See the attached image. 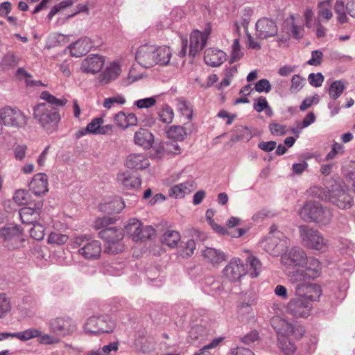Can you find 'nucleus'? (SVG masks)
Here are the masks:
<instances>
[{"mask_svg": "<svg viewBox=\"0 0 355 355\" xmlns=\"http://www.w3.org/2000/svg\"><path fill=\"white\" fill-rule=\"evenodd\" d=\"M33 118L47 133H53L58 128L61 116L56 107L45 103H39L33 108Z\"/></svg>", "mask_w": 355, "mask_h": 355, "instance_id": "1", "label": "nucleus"}, {"mask_svg": "<svg viewBox=\"0 0 355 355\" xmlns=\"http://www.w3.org/2000/svg\"><path fill=\"white\" fill-rule=\"evenodd\" d=\"M322 263L313 257H307L304 267L288 271L287 276L291 282H301L313 280L320 276Z\"/></svg>", "mask_w": 355, "mask_h": 355, "instance_id": "2", "label": "nucleus"}, {"mask_svg": "<svg viewBox=\"0 0 355 355\" xmlns=\"http://www.w3.org/2000/svg\"><path fill=\"white\" fill-rule=\"evenodd\" d=\"M71 246L73 248H78V254L89 261L98 259L102 252L101 243L96 240H90L85 234L74 236Z\"/></svg>", "mask_w": 355, "mask_h": 355, "instance_id": "3", "label": "nucleus"}, {"mask_svg": "<svg viewBox=\"0 0 355 355\" xmlns=\"http://www.w3.org/2000/svg\"><path fill=\"white\" fill-rule=\"evenodd\" d=\"M300 216L306 222H315L322 225L328 224L332 218L331 211L320 203L309 201L304 205L299 212Z\"/></svg>", "mask_w": 355, "mask_h": 355, "instance_id": "4", "label": "nucleus"}, {"mask_svg": "<svg viewBox=\"0 0 355 355\" xmlns=\"http://www.w3.org/2000/svg\"><path fill=\"white\" fill-rule=\"evenodd\" d=\"M270 324L277 334V339L293 336L295 339H300L304 334L303 326L292 324L286 319L275 315L270 320Z\"/></svg>", "mask_w": 355, "mask_h": 355, "instance_id": "5", "label": "nucleus"}, {"mask_svg": "<svg viewBox=\"0 0 355 355\" xmlns=\"http://www.w3.org/2000/svg\"><path fill=\"white\" fill-rule=\"evenodd\" d=\"M2 245L8 250L21 248L25 241L23 230L19 225H8L0 229Z\"/></svg>", "mask_w": 355, "mask_h": 355, "instance_id": "6", "label": "nucleus"}, {"mask_svg": "<svg viewBox=\"0 0 355 355\" xmlns=\"http://www.w3.org/2000/svg\"><path fill=\"white\" fill-rule=\"evenodd\" d=\"M98 236L105 242V251L108 253L115 254L123 250L121 241L124 237V233L121 228H105L99 232Z\"/></svg>", "mask_w": 355, "mask_h": 355, "instance_id": "7", "label": "nucleus"}, {"mask_svg": "<svg viewBox=\"0 0 355 355\" xmlns=\"http://www.w3.org/2000/svg\"><path fill=\"white\" fill-rule=\"evenodd\" d=\"M0 121L2 125L21 128L27 124V117L19 109L6 106L0 109Z\"/></svg>", "mask_w": 355, "mask_h": 355, "instance_id": "8", "label": "nucleus"}, {"mask_svg": "<svg viewBox=\"0 0 355 355\" xmlns=\"http://www.w3.org/2000/svg\"><path fill=\"white\" fill-rule=\"evenodd\" d=\"M115 327V323L107 316H92L86 321L84 329L91 334L111 333Z\"/></svg>", "mask_w": 355, "mask_h": 355, "instance_id": "9", "label": "nucleus"}, {"mask_svg": "<svg viewBox=\"0 0 355 355\" xmlns=\"http://www.w3.org/2000/svg\"><path fill=\"white\" fill-rule=\"evenodd\" d=\"M125 232L134 241L150 239L154 234L151 226L143 227L141 223L135 218H131L125 226Z\"/></svg>", "mask_w": 355, "mask_h": 355, "instance_id": "10", "label": "nucleus"}, {"mask_svg": "<svg viewBox=\"0 0 355 355\" xmlns=\"http://www.w3.org/2000/svg\"><path fill=\"white\" fill-rule=\"evenodd\" d=\"M329 202L341 209H347L353 205L354 200L345 187L336 184L332 186Z\"/></svg>", "mask_w": 355, "mask_h": 355, "instance_id": "11", "label": "nucleus"}, {"mask_svg": "<svg viewBox=\"0 0 355 355\" xmlns=\"http://www.w3.org/2000/svg\"><path fill=\"white\" fill-rule=\"evenodd\" d=\"M312 308L311 302L304 300L302 297L296 295L289 300L286 306L287 313L296 318H306L309 317Z\"/></svg>", "mask_w": 355, "mask_h": 355, "instance_id": "12", "label": "nucleus"}, {"mask_svg": "<svg viewBox=\"0 0 355 355\" xmlns=\"http://www.w3.org/2000/svg\"><path fill=\"white\" fill-rule=\"evenodd\" d=\"M271 231L266 239L262 242L264 250L272 256H278L286 245V240L283 239V234L279 231Z\"/></svg>", "mask_w": 355, "mask_h": 355, "instance_id": "13", "label": "nucleus"}, {"mask_svg": "<svg viewBox=\"0 0 355 355\" xmlns=\"http://www.w3.org/2000/svg\"><path fill=\"white\" fill-rule=\"evenodd\" d=\"M300 232L302 242L307 248L316 250H322L325 248L323 236L318 230L302 226Z\"/></svg>", "mask_w": 355, "mask_h": 355, "instance_id": "14", "label": "nucleus"}, {"mask_svg": "<svg viewBox=\"0 0 355 355\" xmlns=\"http://www.w3.org/2000/svg\"><path fill=\"white\" fill-rule=\"evenodd\" d=\"M49 328L51 333L57 334L60 338L65 337L75 331L76 324L69 317H58L49 321Z\"/></svg>", "mask_w": 355, "mask_h": 355, "instance_id": "15", "label": "nucleus"}, {"mask_svg": "<svg viewBox=\"0 0 355 355\" xmlns=\"http://www.w3.org/2000/svg\"><path fill=\"white\" fill-rule=\"evenodd\" d=\"M295 283V295L302 297L309 302L318 300L322 295L321 287L317 284L305 282Z\"/></svg>", "mask_w": 355, "mask_h": 355, "instance_id": "16", "label": "nucleus"}, {"mask_svg": "<svg viewBox=\"0 0 355 355\" xmlns=\"http://www.w3.org/2000/svg\"><path fill=\"white\" fill-rule=\"evenodd\" d=\"M306 257V253L304 250L294 247L282 255L281 262L287 267L300 268L304 267Z\"/></svg>", "mask_w": 355, "mask_h": 355, "instance_id": "17", "label": "nucleus"}, {"mask_svg": "<svg viewBox=\"0 0 355 355\" xmlns=\"http://www.w3.org/2000/svg\"><path fill=\"white\" fill-rule=\"evenodd\" d=\"M247 272L243 261L238 257L232 259L223 270L224 276L233 282L239 281Z\"/></svg>", "mask_w": 355, "mask_h": 355, "instance_id": "18", "label": "nucleus"}, {"mask_svg": "<svg viewBox=\"0 0 355 355\" xmlns=\"http://www.w3.org/2000/svg\"><path fill=\"white\" fill-rule=\"evenodd\" d=\"M278 28L276 22L268 17L259 19L256 23V35L259 39H267L277 34Z\"/></svg>", "mask_w": 355, "mask_h": 355, "instance_id": "19", "label": "nucleus"}, {"mask_svg": "<svg viewBox=\"0 0 355 355\" xmlns=\"http://www.w3.org/2000/svg\"><path fill=\"white\" fill-rule=\"evenodd\" d=\"M155 46L144 44L139 47L136 53V60L142 67L148 68L155 65Z\"/></svg>", "mask_w": 355, "mask_h": 355, "instance_id": "20", "label": "nucleus"}, {"mask_svg": "<svg viewBox=\"0 0 355 355\" xmlns=\"http://www.w3.org/2000/svg\"><path fill=\"white\" fill-rule=\"evenodd\" d=\"M104 64L105 60L103 56L92 54L82 61L80 69L85 73L95 74L101 71Z\"/></svg>", "mask_w": 355, "mask_h": 355, "instance_id": "21", "label": "nucleus"}, {"mask_svg": "<svg viewBox=\"0 0 355 355\" xmlns=\"http://www.w3.org/2000/svg\"><path fill=\"white\" fill-rule=\"evenodd\" d=\"M121 72L120 64L117 62L109 63L98 76V82L101 85H107L116 80Z\"/></svg>", "mask_w": 355, "mask_h": 355, "instance_id": "22", "label": "nucleus"}, {"mask_svg": "<svg viewBox=\"0 0 355 355\" xmlns=\"http://www.w3.org/2000/svg\"><path fill=\"white\" fill-rule=\"evenodd\" d=\"M209 31L202 33L198 30L193 31L190 35L189 55L194 57L206 45Z\"/></svg>", "mask_w": 355, "mask_h": 355, "instance_id": "23", "label": "nucleus"}, {"mask_svg": "<svg viewBox=\"0 0 355 355\" xmlns=\"http://www.w3.org/2000/svg\"><path fill=\"white\" fill-rule=\"evenodd\" d=\"M150 161L144 153H131L127 156L125 165L133 170H144L150 166Z\"/></svg>", "mask_w": 355, "mask_h": 355, "instance_id": "24", "label": "nucleus"}, {"mask_svg": "<svg viewBox=\"0 0 355 355\" xmlns=\"http://www.w3.org/2000/svg\"><path fill=\"white\" fill-rule=\"evenodd\" d=\"M48 178L45 173L35 174L29 184V189L35 196L45 194L49 191Z\"/></svg>", "mask_w": 355, "mask_h": 355, "instance_id": "25", "label": "nucleus"}, {"mask_svg": "<svg viewBox=\"0 0 355 355\" xmlns=\"http://www.w3.org/2000/svg\"><path fill=\"white\" fill-rule=\"evenodd\" d=\"M92 46V42L89 37H83L69 46L71 55L79 58L87 54Z\"/></svg>", "mask_w": 355, "mask_h": 355, "instance_id": "26", "label": "nucleus"}, {"mask_svg": "<svg viewBox=\"0 0 355 355\" xmlns=\"http://www.w3.org/2000/svg\"><path fill=\"white\" fill-rule=\"evenodd\" d=\"M202 256L207 263L213 266L218 265L227 259L224 252L214 248H206L202 252Z\"/></svg>", "mask_w": 355, "mask_h": 355, "instance_id": "27", "label": "nucleus"}, {"mask_svg": "<svg viewBox=\"0 0 355 355\" xmlns=\"http://www.w3.org/2000/svg\"><path fill=\"white\" fill-rule=\"evenodd\" d=\"M226 60V54L221 50L208 49L205 52L204 60L211 67H218Z\"/></svg>", "mask_w": 355, "mask_h": 355, "instance_id": "28", "label": "nucleus"}, {"mask_svg": "<svg viewBox=\"0 0 355 355\" xmlns=\"http://www.w3.org/2000/svg\"><path fill=\"white\" fill-rule=\"evenodd\" d=\"M134 142L144 148H150L154 142V136L148 129L140 128L135 133Z\"/></svg>", "mask_w": 355, "mask_h": 355, "instance_id": "29", "label": "nucleus"}, {"mask_svg": "<svg viewBox=\"0 0 355 355\" xmlns=\"http://www.w3.org/2000/svg\"><path fill=\"white\" fill-rule=\"evenodd\" d=\"M116 180L126 189L139 188L141 184V180L139 177L132 175L128 171L119 173Z\"/></svg>", "mask_w": 355, "mask_h": 355, "instance_id": "30", "label": "nucleus"}, {"mask_svg": "<svg viewBox=\"0 0 355 355\" xmlns=\"http://www.w3.org/2000/svg\"><path fill=\"white\" fill-rule=\"evenodd\" d=\"M195 188L193 181H187L171 187L169 190V195L175 198H182L191 193Z\"/></svg>", "mask_w": 355, "mask_h": 355, "instance_id": "31", "label": "nucleus"}, {"mask_svg": "<svg viewBox=\"0 0 355 355\" xmlns=\"http://www.w3.org/2000/svg\"><path fill=\"white\" fill-rule=\"evenodd\" d=\"M114 121L116 125L123 129L129 126L136 125L137 124V117L134 113H125L119 112L115 114Z\"/></svg>", "mask_w": 355, "mask_h": 355, "instance_id": "32", "label": "nucleus"}, {"mask_svg": "<svg viewBox=\"0 0 355 355\" xmlns=\"http://www.w3.org/2000/svg\"><path fill=\"white\" fill-rule=\"evenodd\" d=\"M41 210L39 208L33 209L30 207H25L20 209L19 217L24 224H33L40 218Z\"/></svg>", "mask_w": 355, "mask_h": 355, "instance_id": "33", "label": "nucleus"}, {"mask_svg": "<svg viewBox=\"0 0 355 355\" xmlns=\"http://www.w3.org/2000/svg\"><path fill=\"white\" fill-rule=\"evenodd\" d=\"M172 56V51L166 46L155 47V65H167L169 64Z\"/></svg>", "mask_w": 355, "mask_h": 355, "instance_id": "34", "label": "nucleus"}, {"mask_svg": "<svg viewBox=\"0 0 355 355\" xmlns=\"http://www.w3.org/2000/svg\"><path fill=\"white\" fill-rule=\"evenodd\" d=\"M124 207L123 201L119 198H115L109 202L101 203L100 209L107 214L119 213Z\"/></svg>", "mask_w": 355, "mask_h": 355, "instance_id": "35", "label": "nucleus"}, {"mask_svg": "<svg viewBox=\"0 0 355 355\" xmlns=\"http://www.w3.org/2000/svg\"><path fill=\"white\" fill-rule=\"evenodd\" d=\"M181 239L180 234L175 230H166L161 236L162 244L166 245L170 248H175Z\"/></svg>", "mask_w": 355, "mask_h": 355, "instance_id": "36", "label": "nucleus"}, {"mask_svg": "<svg viewBox=\"0 0 355 355\" xmlns=\"http://www.w3.org/2000/svg\"><path fill=\"white\" fill-rule=\"evenodd\" d=\"M166 134L168 139L174 141H183L187 136V132L181 125H171L166 128Z\"/></svg>", "mask_w": 355, "mask_h": 355, "instance_id": "37", "label": "nucleus"}, {"mask_svg": "<svg viewBox=\"0 0 355 355\" xmlns=\"http://www.w3.org/2000/svg\"><path fill=\"white\" fill-rule=\"evenodd\" d=\"M248 266V273L252 278L257 277L261 272L262 263L261 261L253 255H250L246 259Z\"/></svg>", "mask_w": 355, "mask_h": 355, "instance_id": "38", "label": "nucleus"}, {"mask_svg": "<svg viewBox=\"0 0 355 355\" xmlns=\"http://www.w3.org/2000/svg\"><path fill=\"white\" fill-rule=\"evenodd\" d=\"M284 28L286 32L293 35L296 39H300L302 37V32L303 28L301 26L297 25L295 22V18L293 16H291L289 19L285 20L284 24Z\"/></svg>", "mask_w": 355, "mask_h": 355, "instance_id": "39", "label": "nucleus"}, {"mask_svg": "<svg viewBox=\"0 0 355 355\" xmlns=\"http://www.w3.org/2000/svg\"><path fill=\"white\" fill-rule=\"evenodd\" d=\"M40 98L45 101L47 105H49L51 107L53 106V107H63L68 102L66 98H58L48 91L42 92L40 94Z\"/></svg>", "mask_w": 355, "mask_h": 355, "instance_id": "40", "label": "nucleus"}, {"mask_svg": "<svg viewBox=\"0 0 355 355\" xmlns=\"http://www.w3.org/2000/svg\"><path fill=\"white\" fill-rule=\"evenodd\" d=\"M334 12L336 14V18L339 23L344 24L348 21L349 18L347 15L346 6L343 1H336L334 5Z\"/></svg>", "mask_w": 355, "mask_h": 355, "instance_id": "41", "label": "nucleus"}, {"mask_svg": "<svg viewBox=\"0 0 355 355\" xmlns=\"http://www.w3.org/2000/svg\"><path fill=\"white\" fill-rule=\"evenodd\" d=\"M278 346L282 351L286 355L293 354L295 350L296 347L295 344L291 340L290 336L277 339Z\"/></svg>", "mask_w": 355, "mask_h": 355, "instance_id": "42", "label": "nucleus"}, {"mask_svg": "<svg viewBox=\"0 0 355 355\" xmlns=\"http://www.w3.org/2000/svg\"><path fill=\"white\" fill-rule=\"evenodd\" d=\"M345 89V85L343 80H335L329 87V94L332 99L336 100L340 96Z\"/></svg>", "mask_w": 355, "mask_h": 355, "instance_id": "43", "label": "nucleus"}, {"mask_svg": "<svg viewBox=\"0 0 355 355\" xmlns=\"http://www.w3.org/2000/svg\"><path fill=\"white\" fill-rule=\"evenodd\" d=\"M157 114L159 119L164 123H171L174 116L173 109L168 105H163Z\"/></svg>", "mask_w": 355, "mask_h": 355, "instance_id": "44", "label": "nucleus"}, {"mask_svg": "<svg viewBox=\"0 0 355 355\" xmlns=\"http://www.w3.org/2000/svg\"><path fill=\"white\" fill-rule=\"evenodd\" d=\"M119 347V343L118 341L112 342L107 345H104L101 349L90 352L87 355H110L112 352H117Z\"/></svg>", "mask_w": 355, "mask_h": 355, "instance_id": "45", "label": "nucleus"}, {"mask_svg": "<svg viewBox=\"0 0 355 355\" xmlns=\"http://www.w3.org/2000/svg\"><path fill=\"white\" fill-rule=\"evenodd\" d=\"M15 336L16 338L21 341H27L32 338H38V336H40V331L35 328H30L23 331L16 332Z\"/></svg>", "mask_w": 355, "mask_h": 355, "instance_id": "46", "label": "nucleus"}, {"mask_svg": "<svg viewBox=\"0 0 355 355\" xmlns=\"http://www.w3.org/2000/svg\"><path fill=\"white\" fill-rule=\"evenodd\" d=\"M331 8L329 1L320 2L318 5V17L327 21L329 20L333 16Z\"/></svg>", "mask_w": 355, "mask_h": 355, "instance_id": "47", "label": "nucleus"}, {"mask_svg": "<svg viewBox=\"0 0 355 355\" xmlns=\"http://www.w3.org/2000/svg\"><path fill=\"white\" fill-rule=\"evenodd\" d=\"M12 309L10 299L5 293H0V318H4Z\"/></svg>", "mask_w": 355, "mask_h": 355, "instance_id": "48", "label": "nucleus"}, {"mask_svg": "<svg viewBox=\"0 0 355 355\" xmlns=\"http://www.w3.org/2000/svg\"><path fill=\"white\" fill-rule=\"evenodd\" d=\"M37 340L42 345H51L58 344L60 342V338L57 334H42L40 332Z\"/></svg>", "mask_w": 355, "mask_h": 355, "instance_id": "49", "label": "nucleus"}, {"mask_svg": "<svg viewBox=\"0 0 355 355\" xmlns=\"http://www.w3.org/2000/svg\"><path fill=\"white\" fill-rule=\"evenodd\" d=\"M309 192L312 196L329 202L331 190L325 191L322 187L313 186L310 188Z\"/></svg>", "mask_w": 355, "mask_h": 355, "instance_id": "50", "label": "nucleus"}, {"mask_svg": "<svg viewBox=\"0 0 355 355\" xmlns=\"http://www.w3.org/2000/svg\"><path fill=\"white\" fill-rule=\"evenodd\" d=\"M306 83V79L301 77L300 75L295 74L291 78V85L290 87V92L292 94H296L300 92Z\"/></svg>", "mask_w": 355, "mask_h": 355, "instance_id": "51", "label": "nucleus"}, {"mask_svg": "<svg viewBox=\"0 0 355 355\" xmlns=\"http://www.w3.org/2000/svg\"><path fill=\"white\" fill-rule=\"evenodd\" d=\"M243 56L239 39H235L232 44L230 62H235Z\"/></svg>", "mask_w": 355, "mask_h": 355, "instance_id": "52", "label": "nucleus"}, {"mask_svg": "<svg viewBox=\"0 0 355 355\" xmlns=\"http://www.w3.org/2000/svg\"><path fill=\"white\" fill-rule=\"evenodd\" d=\"M28 146L26 144H17L13 146L14 157L17 161L23 162L27 153Z\"/></svg>", "mask_w": 355, "mask_h": 355, "instance_id": "53", "label": "nucleus"}, {"mask_svg": "<svg viewBox=\"0 0 355 355\" xmlns=\"http://www.w3.org/2000/svg\"><path fill=\"white\" fill-rule=\"evenodd\" d=\"M126 102L125 98L122 95H116L112 97L106 98L103 102V107L106 109H110L115 104L123 105Z\"/></svg>", "mask_w": 355, "mask_h": 355, "instance_id": "54", "label": "nucleus"}, {"mask_svg": "<svg viewBox=\"0 0 355 355\" xmlns=\"http://www.w3.org/2000/svg\"><path fill=\"white\" fill-rule=\"evenodd\" d=\"M14 201L18 205H26L30 200V195L27 190H17L13 196Z\"/></svg>", "mask_w": 355, "mask_h": 355, "instance_id": "55", "label": "nucleus"}, {"mask_svg": "<svg viewBox=\"0 0 355 355\" xmlns=\"http://www.w3.org/2000/svg\"><path fill=\"white\" fill-rule=\"evenodd\" d=\"M178 109L185 119L191 120L193 116V109L190 103L182 101L178 104Z\"/></svg>", "mask_w": 355, "mask_h": 355, "instance_id": "56", "label": "nucleus"}, {"mask_svg": "<svg viewBox=\"0 0 355 355\" xmlns=\"http://www.w3.org/2000/svg\"><path fill=\"white\" fill-rule=\"evenodd\" d=\"M104 120L102 117H96L92 120L87 125V130L89 134L98 135L101 125H103Z\"/></svg>", "mask_w": 355, "mask_h": 355, "instance_id": "57", "label": "nucleus"}, {"mask_svg": "<svg viewBox=\"0 0 355 355\" xmlns=\"http://www.w3.org/2000/svg\"><path fill=\"white\" fill-rule=\"evenodd\" d=\"M73 4V0H64L58 4L54 6L48 15V18L51 19L54 15L58 13L60 11L71 6Z\"/></svg>", "mask_w": 355, "mask_h": 355, "instance_id": "58", "label": "nucleus"}, {"mask_svg": "<svg viewBox=\"0 0 355 355\" xmlns=\"http://www.w3.org/2000/svg\"><path fill=\"white\" fill-rule=\"evenodd\" d=\"M18 62L19 59L13 52H8L2 59L1 65L6 68L15 67Z\"/></svg>", "mask_w": 355, "mask_h": 355, "instance_id": "59", "label": "nucleus"}, {"mask_svg": "<svg viewBox=\"0 0 355 355\" xmlns=\"http://www.w3.org/2000/svg\"><path fill=\"white\" fill-rule=\"evenodd\" d=\"M44 227L40 223H33V227L30 230V235L37 241H42L44 237Z\"/></svg>", "mask_w": 355, "mask_h": 355, "instance_id": "60", "label": "nucleus"}, {"mask_svg": "<svg viewBox=\"0 0 355 355\" xmlns=\"http://www.w3.org/2000/svg\"><path fill=\"white\" fill-rule=\"evenodd\" d=\"M157 102L156 96L141 98L135 101L134 105L139 109H147L153 107Z\"/></svg>", "mask_w": 355, "mask_h": 355, "instance_id": "61", "label": "nucleus"}, {"mask_svg": "<svg viewBox=\"0 0 355 355\" xmlns=\"http://www.w3.org/2000/svg\"><path fill=\"white\" fill-rule=\"evenodd\" d=\"M196 250V242L193 239H189L182 246L181 256L183 257H191Z\"/></svg>", "mask_w": 355, "mask_h": 355, "instance_id": "62", "label": "nucleus"}, {"mask_svg": "<svg viewBox=\"0 0 355 355\" xmlns=\"http://www.w3.org/2000/svg\"><path fill=\"white\" fill-rule=\"evenodd\" d=\"M114 221L115 220L111 217L98 218L94 221V227L96 230L109 228L108 226L113 224Z\"/></svg>", "mask_w": 355, "mask_h": 355, "instance_id": "63", "label": "nucleus"}, {"mask_svg": "<svg viewBox=\"0 0 355 355\" xmlns=\"http://www.w3.org/2000/svg\"><path fill=\"white\" fill-rule=\"evenodd\" d=\"M68 240V236L58 232H51L48 239L49 243L62 245Z\"/></svg>", "mask_w": 355, "mask_h": 355, "instance_id": "64", "label": "nucleus"}]
</instances>
